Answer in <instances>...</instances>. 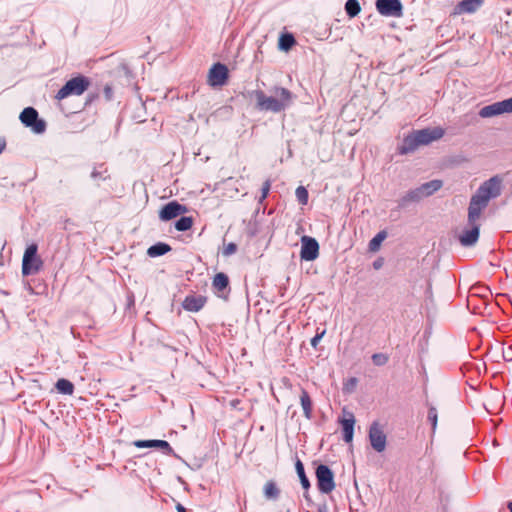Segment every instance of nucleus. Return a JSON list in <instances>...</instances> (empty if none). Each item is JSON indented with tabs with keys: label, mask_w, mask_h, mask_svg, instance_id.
<instances>
[{
	"label": "nucleus",
	"mask_w": 512,
	"mask_h": 512,
	"mask_svg": "<svg viewBox=\"0 0 512 512\" xmlns=\"http://www.w3.org/2000/svg\"><path fill=\"white\" fill-rule=\"evenodd\" d=\"M502 188L503 177L500 175H494L479 186L476 193L472 195L468 207L471 221L475 218L481 217V214L488 206L489 201L501 195Z\"/></svg>",
	"instance_id": "f257e3e1"
},
{
	"label": "nucleus",
	"mask_w": 512,
	"mask_h": 512,
	"mask_svg": "<svg viewBox=\"0 0 512 512\" xmlns=\"http://www.w3.org/2000/svg\"><path fill=\"white\" fill-rule=\"evenodd\" d=\"M271 92L273 95L267 96L262 90L252 91L259 110L279 113L289 108L296 98L290 90L280 86L273 87Z\"/></svg>",
	"instance_id": "f03ea898"
},
{
	"label": "nucleus",
	"mask_w": 512,
	"mask_h": 512,
	"mask_svg": "<svg viewBox=\"0 0 512 512\" xmlns=\"http://www.w3.org/2000/svg\"><path fill=\"white\" fill-rule=\"evenodd\" d=\"M441 127L425 128L416 130L404 137L402 144L398 147L401 155L414 152L418 147L428 145L433 141L439 140L444 135Z\"/></svg>",
	"instance_id": "7ed1b4c3"
},
{
	"label": "nucleus",
	"mask_w": 512,
	"mask_h": 512,
	"mask_svg": "<svg viewBox=\"0 0 512 512\" xmlns=\"http://www.w3.org/2000/svg\"><path fill=\"white\" fill-rule=\"evenodd\" d=\"M90 81L87 77L79 75L68 80L64 86L57 92L56 99L62 100L70 95H81L89 87Z\"/></svg>",
	"instance_id": "20e7f679"
},
{
	"label": "nucleus",
	"mask_w": 512,
	"mask_h": 512,
	"mask_svg": "<svg viewBox=\"0 0 512 512\" xmlns=\"http://www.w3.org/2000/svg\"><path fill=\"white\" fill-rule=\"evenodd\" d=\"M38 247L36 244L29 245L23 255L22 259V274L29 276L36 274L40 271L43 262L37 255Z\"/></svg>",
	"instance_id": "39448f33"
},
{
	"label": "nucleus",
	"mask_w": 512,
	"mask_h": 512,
	"mask_svg": "<svg viewBox=\"0 0 512 512\" xmlns=\"http://www.w3.org/2000/svg\"><path fill=\"white\" fill-rule=\"evenodd\" d=\"M315 476L318 490L323 494H329L335 489L334 473L329 466L320 464L316 467Z\"/></svg>",
	"instance_id": "423d86ee"
},
{
	"label": "nucleus",
	"mask_w": 512,
	"mask_h": 512,
	"mask_svg": "<svg viewBox=\"0 0 512 512\" xmlns=\"http://www.w3.org/2000/svg\"><path fill=\"white\" fill-rule=\"evenodd\" d=\"M21 123L32 129L36 134H42L46 130V122L39 118L38 112L33 107H26L20 113Z\"/></svg>",
	"instance_id": "0eeeda50"
},
{
	"label": "nucleus",
	"mask_w": 512,
	"mask_h": 512,
	"mask_svg": "<svg viewBox=\"0 0 512 512\" xmlns=\"http://www.w3.org/2000/svg\"><path fill=\"white\" fill-rule=\"evenodd\" d=\"M377 11L387 17H401L403 5L400 0H376Z\"/></svg>",
	"instance_id": "6e6552de"
},
{
	"label": "nucleus",
	"mask_w": 512,
	"mask_h": 512,
	"mask_svg": "<svg viewBox=\"0 0 512 512\" xmlns=\"http://www.w3.org/2000/svg\"><path fill=\"white\" fill-rule=\"evenodd\" d=\"M229 77V71L226 65L215 63L209 70L208 83L212 87L223 86Z\"/></svg>",
	"instance_id": "1a4fd4ad"
},
{
	"label": "nucleus",
	"mask_w": 512,
	"mask_h": 512,
	"mask_svg": "<svg viewBox=\"0 0 512 512\" xmlns=\"http://www.w3.org/2000/svg\"><path fill=\"white\" fill-rule=\"evenodd\" d=\"M511 112H512V97L502 100V101L495 102V103L487 105V106H484L480 110L479 114L481 117L486 118V117H492V116L500 115L503 113H511Z\"/></svg>",
	"instance_id": "9d476101"
},
{
	"label": "nucleus",
	"mask_w": 512,
	"mask_h": 512,
	"mask_svg": "<svg viewBox=\"0 0 512 512\" xmlns=\"http://www.w3.org/2000/svg\"><path fill=\"white\" fill-rule=\"evenodd\" d=\"M369 441L376 452H383L386 448L387 438L378 422H373L369 429Z\"/></svg>",
	"instance_id": "9b49d317"
},
{
	"label": "nucleus",
	"mask_w": 512,
	"mask_h": 512,
	"mask_svg": "<svg viewBox=\"0 0 512 512\" xmlns=\"http://www.w3.org/2000/svg\"><path fill=\"white\" fill-rule=\"evenodd\" d=\"M319 255V244L315 238L303 236L301 239V252L302 260L313 261Z\"/></svg>",
	"instance_id": "f8f14e48"
},
{
	"label": "nucleus",
	"mask_w": 512,
	"mask_h": 512,
	"mask_svg": "<svg viewBox=\"0 0 512 512\" xmlns=\"http://www.w3.org/2000/svg\"><path fill=\"white\" fill-rule=\"evenodd\" d=\"M479 219L480 218H475L473 221H471L470 217L468 216L467 221L468 225L470 226V229L463 231L459 238L460 243L463 246L469 247L474 245L478 241L480 234V224L478 223Z\"/></svg>",
	"instance_id": "ddd939ff"
},
{
	"label": "nucleus",
	"mask_w": 512,
	"mask_h": 512,
	"mask_svg": "<svg viewBox=\"0 0 512 512\" xmlns=\"http://www.w3.org/2000/svg\"><path fill=\"white\" fill-rule=\"evenodd\" d=\"M186 211V206L178 203L177 201H171L161 208L159 212V218L162 221H169L182 215Z\"/></svg>",
	"instance_id": "4468645a"
},
{
	"label": "nucleus",
	"mask_w": 512,
	"mask_h": 512,
	"mask_svg": "<svg viewBox=\"0 0 512 512\" xmlns=\"http://www.w3.org/2000/svg\"><path fill=\"white\" fill-rule=\"evenodd\" d=\"M212 288L218 297L227 299L230 293L229 277L223 272L216 273L213 277Z\"/></svg>",
	"instance_id": "2eb2a0df"
},
{
	"label": "nucleus",
	"mask_w": 512,
	"mask_h": 512,
	"mask_svg": "<svg viewBox=\"0 0 512 512\" xmlns=\"http://www.w3.org/2000/svg\"><path fill=\"white\" fill-rule=\"evenodd\" d=\"M133 445L137 448H159L166 455L174 454L173 448L165 440H135Z\"/></svg>",
	"instance_id": "dca6fc26"
},
{
	"label": "nucleus",
	"mask_w": 512,
	"mask_h": 512,
	"mask_svg": "<svg viewBox=\"0 0 512 512\" xmlns=\"http://www.w3.org/2000/svg\"><path fill=\"white\" fill-rule=\"evenodd\" d=\"M207 298L202 295H188L185 297L182 307L189 312H198L206 304Z\"/></svg>",
	"instance_id": "f3484780"
},
{
	"label": "nucleus",
	"mask_w": 512,
	"mask_h": 512,
	"mask_svg": "<svg viewBox=\"0 0 512 512\" xmlns=\"http://www.w3.org/2000/svg\"><path fill=\"white\" fill-rule=\"evenodd\" d=\"M348 418L340 419V424L342 426V432H343V440L346 443H350L353 440L354 435V424H355V418L352 413L348 414Z\"/></svg>",
	"instance_id": "a211bd4d"
},
{
	"label": "nucleus",
	"mask_w": 512,
	"mask_h": 512,
	"mask_svg": "<svg viewBox=\"0 0 512 512\" xmlns=\"http://www.w3.org/2000/svg\"><path fill=\"white\" fill-rule=\"evenodd\" d=\"M423 194L420 190L419 187L415 188V189H411L409 190L405 195H403L399 201H398V206L400 208H405L407 207L410 203H416V202H419L423 199Z\"/></svg>",
	"instance_id": "6ab92c4d"
},
{
	"label": "nucleus",
	"mask_w": 512,
	"mask_h": 512,
	"mask_svg": "<svg viewBox=\"0 0 512 512\" xmlns=\"http://www.w3.org/2000/svg\"><path fill=\"white\" fill-rule=\"evenodd\" d=\"M484 3V0H462L460 1L455 10L457 13H474L476 12Z\"/></svg>",
	"instance_id": "aec40b11"
},
{
	"label": "nucleus",
	"mask_w": 512,
	"mask_h": 512,
	"mask_svg": "<svg viewBox=\"0 0 512 512\" xmlns=\"http://www.w3.org/2000/svg\"><path fill=\"white\" fill-rule=\"evenodd\" d=\"M280 489L273 480H269L263 487V494L267 500L276 501L280 497Z\"/></svg>",
	"instance_id": "412c9836"
},
{
	"label": "nucleus",
	"mask_w": 512,
	"mask_h": 512,
	"mask_svg": "<svg viewBox=\"0 0 512 512\" xmlns=\"http://www.w3.org/2000/svg\"><path fill=\"white\" fill-rule=\"evenodd\" d=\"M443 185V182L441 180H431L429 182L423 183L419 186L423 197H428L434 194L436 191H438Z\"/></svg>",
	"instance_id": "4be33fe9"
},
{
	"label": "nucleus",
	"mask_w": 512,
	"mask_h": 512,
	"mask_svg": "<svg viewBox=\"0 0 512 512\" xmlns=\"http://www.w3.org/2000/svg\"><path fill=\"white\" fill-rule=\"evenodd\" d=\"M169 251H171L170 245L164 242H158L148 248L147 254L150 257H159L165 255Z\"/></svg>",
	"instance_id": "5701e85b"
},
{
	"label": "nucleus",
	"mask_w": 512,
	"mask_h": 512,
	"mask_svg": "<svg viewBox=\"0 0 512 512\" xmlns=\"http://www.w3.org/2000/svg\"><path fill=\"white\" fill-rule=\"evenodd\" d=\"M300 403L303 409L304 416L310 420L312 418V400L306 390L301 391Z\"/></svg>",
	"instance_id": "b1692460"
},
{
	"label": "nucleus",
	"mask_w": 512,
	"mask_h": 512,
	"mask_svg": "<svg viewBox=\"0 0 512 512\" xmlns=\"http://www.w3.org/2000/svg\"><path fill=\"white\" fill-rule=\"evenodd\" d=\"M295 469H296V473L299 477V480H300V483H301L303 489L308 490L310 488L311 484H310V481L305 473L304 465H303L302 461L298 458L295 462Z\"/></svg>",
	"instance_id": "393cba45"
},
{
	"label": "nucleus",
	"mask_w": 512,
	"mask_h": 512,
	"mask_svg": "<svg viewBox=\"0 0 512 512\" xmlns=\"http://www.w3.org/2000/svg\"><path fill=\"white\" fill-rule=\"evenodd\" d=\"M90 176L99 185V181H104L109 178L108 169L104 164L96 165Z\"/></svg>",
	"instance_id": "a878e982"
},
{
	"label": "nucleus",
	"mask_w": 512,
	"mask_h": 512,
	"mask_svg": "<svg viewBox=\"0 0 512 512\" xmlns=\"http://www.w3.org/2000/svg\"><path fill=\"white\" fill-rule=\"evenodd\" d=\"M55 388L59 393L64 395H72L74 392L73 383L65 378L58 379L55 384Z\"/></svg>",
	"instance_id": "bb28decb"
},
{
	"label": "nucleus",
	"mask_w": 512,
	"mask_h": 512,
	"mask_svg": "<svg viewBox=\"0 0 512 512\" xmlns=\"http://www.w3.org/2000/svg\"><path fill=\"white\" fill-rule=\"evenodd\" d=\"M386 237V231H380L379 233H377L368 244L369 250L372 252L378 251L381 243L386 239Z\"/></svg>",
	"instance_id": "cd10ccee"
},
{
	"label": "nucleus",
	"mask_w": 512,
	"mask_h": 512,
	"mask_svg": "<svg viewBox=\"0 0 512 512\" xmlns=\"http://www.w3.org/2000/svg\"><path fill=\"white\" fill-rule=\"evenodd\" d=\"M361 10L358 0H347L345 3L346 14L353 18L359 14Z\"/></svg>",
	"instance_id": "c85d7f7f"
},
{
	"label": "nucleus",
	"mask_w": 512,
	"mask_h": 512,
	"mask_svg": "<svg viewBox=\"0 0 512 512\" xmlns=\"http://www.w3.org/2000/svg\"><path fill=\"white\" fill-rule=\"evenodd\" d=\"M295 42V38L292 34H284L279 39V48L288 51L293 47Z\"/></svg>",
	"instance_id": "c756f323"
},
{
	"label": "nucleus",
	"mask_w": 512,
	"mask_h": 512,
	"mask_svg": "<svg viewBox=\"0 0 512 512\" xmlns=\"http://www.w3.org/2000/svg\"><path fill=\"white\" fill-rule=\"evenodd\" d=\"M193 225V219L192 217L188 216H181L176 222H175V228L178 231H187L189 230Z\"/></svg>",
	"instance_id": "7c9ffc66"
},
{
	"label": "nucleus",
	"mask_w": 512,
	"mask_h": 512,
	"mask_svg": "<svg viewBox=\"0 0 512 512\" xmlns=\"http://www.w3.org/2000/svg\"><path fill=\"white\" fill-rule=\"evenodd\" d=\"M427 420L432 426V431L435 432L438 421V412L434 406H429Z\"/></svg>",
	"instance_id": "2f4dec72"
},
{
	"label": "nucleus",
	"mask_w": 512,
	"mask_h": 512,
	"mask_svg": "<svg viewBox=\"0 0 512 512\" xmlns=\"http://www.w3.org/2000/svg\"><path fill=\"white\" fill-rule=\"evenodd\" d=\"M295 195H296L298 202L301 205H306L308 203L309 195H308L307 189L304 186L297 187L296 191H295Z\"/></svg>",
	"instance_id": "473e14b6"
},
{
	"label": "nucleus",
	"mask_w": 512,
	"mask_h": 512,
	"mask_svg": "<svg viewBox=\"0 0 512 512\" xmlns=\"http://www.w3.org/2000/svg\"><path fill=\"white\" fill-rule=\"evenodd\" d=\"M372 362L376 366H384L389 361V356L384 353H374L371 357Z\"/></svg>",
	"instance_id": "72a5a7b5"
},
{
	"label": "nucleus",
	"mask_w": 512,
	"mask_h": 512,
	"mask_svg": "<svg viewBox=\"0 0 512 512\" xmlns=\"http://www.w3.org/2000/svg\"><path fill=\"white\" fill-rule=\"evenodd\" d=\"M270 188H271V182H270V180H266L263 183L262 188H261V196L259 198V202H262L263 200H265L267 198Z\"/></svg>",
	"instance_id": "f704fd0d"
},
{
	"label": "nucleus",
	"mask_w": 512,
	"mask_h": 512,
	"mask_svg": "<svg viewBox=\"0 0 512 512\" xmlns=\"http://www.w3.org/2000/svg\"><path fill=\"white\" fill-rule=\"evenodd\" d=\"M237 251V245L233 242H230L229 244H227L223 250V254L225 256H230L232 254H234L235 252Z\"/></svg>",
	"instance_id": "c9c22d12"
},
{
	"label": "nucleus",
	"mask_w": 512,
	"mask_h": 512,
	"mask_svg": "<svg viewBox=\"0 0 512 512\" xmlns=\"http://www.w3.org/2000/svg\"><path fill=\"white\" fill-rule=\"evenodd\" d=\"M325 334V330H323L322 332L320 333H316V335L311 339V346L313 348H316L318 343L320 342V340L323 338Z\"/></svg>",
	"instance_id": "e433bc0d"
},
{
	"label": "nucleus",
	"mask_w": 512,
	"mask_h": 512,
	"mask_svg": "<svg viewBox=\"0 0 512 512\" xmlns=\"http://www.w3.org/2000/svg\"><path fill=\"white\" fill-rule=\"evenodd\" d=\"M503 358L505 361H512V346L503 351Z\"/></svg>",
	"instance_id": "4c0bfd02"
},
{
	"label": "nucleus",
	"mask_w": 512,
	"mask_h": 512,
	"mask_svg": "<svg viewBox=\"0 0 512 512\" xmlns=\"http://www.w3.org/2000/svg\"><path fill=\"white\" fill-rule=\"evenodd\" d=\"M6 147V141L3 138H0V154L4 151Z\"/></svg>",
	"instance_id": "58836bf2"
},
{
	"label": "nucleus",
	"mask_w": 512,
	"mask_h": 512,
	"mask_svg": "<svg viewBox=\"0 0 512 512\" xmlns=\"http://www.w3.org/2000/svg\"><path fill=\"white\" fill-rule=\"evenodd\" d=\"M318 512H329L326 504H322L318 507Z\"/></svg>",
	"instance_id": "ea45409f"
},
{
	"label": "nucleus",
	"mask_w": 512,
	"mask_h": 512,
	"mask_svg": "<svg viewBox=\"0 0 512 512\" xmlns=\"http://www.w3.org/2000/svg\"><path fill=\"white\" fill-rule=\"evenodd\" d=\"M176 509L178 512H188L187 509L181 504H177Z\"/></svg>",
	"instance_id": "a19ab883"
},
{
	"label": "nucleus",
	"mask_w": 512,
	"mask_h": 512,
	"mask_svg": "<svg viewBox=\"0 0 512 512\" xmlns=\"http://www.w3.org/2000/svg\"><path fill=\"white\" fill-rule=\"evenodd\" d=\"M381 266H382V263H381L379 260L374 261V263H373V267H374L375 269H379Z\"/></svg>",
	"instance_id": "79ce46f5"
},
{
	"label": "nucleus",
	"mask_w": 512,
	"mask_h": 512,
	"mask_svg": "<svg viewBox=\"0 0 512 512\" xmlns=\"http://www.w3.org/2000/svg\"><path fill=\"white\" fill-rule=\"evenodd\" d=\"M304 498H305V500H307L308 502H310V501H311L310 495H309L307 492H305V493H304Z\"/></svg>",
	"instance_id": "37998d69"
},
{
	"label": "nucleus",
	"mask_w": 512,
	"mask_h": 512,
	"mask_svg": "<svg viewBox=\"0 0 512 512\" xmlns=\"http://www.w3.org/2000/svg\"><path fill=\"white\" fill-rule=\"evenodd\" d=\"M507 508L509 509V512H512V501L507 503Z\"/></svg>",
	"instance_id": "c03bdc74"
},
{
	"label": "nucleus",
	"mask_w": 512,
	"mask_h": 512,
	"mask_svg": "<svg viewBox=\"0 0 512 512\" xmlns=\"http://www.w3.org/2000/svg\"><path fill=\"white\" fill-rule=\"evenodd\" d=\"M350 381L353 382V385H355L357 382L356 378H351Z\"/></svg>",
	"instance_id": "a18cd8bd"
},
{
	"label": "nucleus",
	"mask_w": 512,
	"mask_h": 512,
	"mask_svg": "<svg viewBox=\"0 0 512 512\" xmlns=\"http://www.w3.org/2000/svg\"><path fill=\"white\" fill-rule=\"evenodd\" d=\"M106 93L110 94V89L109 88H106Z\"/></svg>",
	"instance_id": "49530a36"
},
{
	"label": "nucleus",
	"mask_w": 512,
	"mask_h": 512,
	"mask_svg": "<svg viewBox=\"0 0 512 512\" xmlns=\"http://www.w3.org/2000/svg\"><path fill=\"white\" fill-rule=\"evenodd\" d=\"M106 93L110 94V89L109 88H106Z\"/></svg>",
	"instance_id": "de8ad7c7"
}]
</instances>
